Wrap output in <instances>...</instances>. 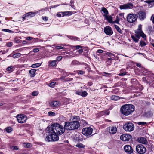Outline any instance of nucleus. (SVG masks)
Instances as JSON below:
<instances>
[{
  "instance_id": "37998d69",
  "label": "nucleus",
  "mask_w": 154,
  "mask_h": 154,
  "mask_svg": "<svg viewBox=\"0 0 154 154\" xmlns=\"http://www.w3.org/2000/svg\"><path fill=\"white\" fill-rule=\"evenodd\" d=\"M131 38L133 40L136 42L137 43L138 42L139 40L135 36L133 35L131 36Z\"/></svg>"
},
{
  "instance_id": "1a4fd4ad",
  "label": "nucleus",
  "mask_w": 154,
  "mask_h": 154,
  "mask_svg": "<svg viewBox=\"0 0 154 154\" xmlns=\"http://www.w3.org/2000/svg\"><path fill=\"white\" fill-rule=\"evenodd\" d=\"M133 7V4L131 3H128L120 5V9H132Z\"/></svg>"
},
{
  "instance_id": "e2e57ef3",
  "label": "nucleus",
  "mask_w": 154,
  "mask_h": 154,
  "mask_svg": "<svg viewBox=\"0 0 154 154\" xmlns=\"http://www.w3.org/2000/svg\"><path fill=\"white\" fill-rule=\"evenodd\" d=\"M78 74L80 75H82L85 73V72H83L82 70H79V71Z\"/></svg>"
},
{
  "instance_id": "ddd939ff",
  "label": "nucleus",
  "mask_w": 154,
  "mask_h": 154,
  "mask_svg": "<svg viewBox=\"0 0 154 154\" xmlns=\"http://www.w3.org/2000/svg\"><path fill=\"white\" fill-rule=\"evenodd\" d=\"M137 14L139 18L141 20H143L146 18V14L145 11H140Z\"/></svg>"
},
{
  "instance_id": "72a5a7b5",
  "label": "nucleus",
  "mask_w": 154,
  "mask_h": 154,
  "mask_svg": "<svg viewBox=\"0 0 154 154\" xmlns=\"http://www.w3.org/2000/svg\"><path fill=\"white\" fill-rule=\"evenodd\" d=\"M21 54L20 53H18L14 54L12 57L14 58H18L20 57L21 56Z\"/></svg>"
},
{
  "instance_id": "b1692460",
  "label": "nucleus",
  "mask_w": 154,
  "mask_h": 154,
  "mask_svg": "<svg viewBox=\"0 0 154 154\" xmlns=\"http://www.w3.org/2000/svg\"><path fill=\"white\" fill-rule=\"evenodd\" d=\"M135 33L134 35L135 36L139 39L140 37L141 34L140 32V31H139V26H138L137 29L135 31Z\"/></svg>"
},
{
  "instance_id": "6ab92c4d",
  "label": "nucleus",
  "mask_w": 154,
  "mask_h": 154,
  "mask_svg": "<svg viewBox=\"0 0 154 154\" xmlns=\"http://www.w3.org/2000/svg\"><path fill=\"white\" fill-rule=\"evenodd\" d=\"M60 103L58 101H54L49 103V104L51 107H55L59 106Z\"/></svg>"
},
{
  "instance_id": "58836bf2",
  "label": "nucleus",
  "mask_w": 154,
  "mask_h": 154,
  "mask_svg": "<svg viewBox=\"0 0 154 154\" xmlns=\"http://www.w3.org/2000/svg\"><path fill=\"white\" fill-rule=\"evenodd\" d=\"M85 146L83 145L81 143H77L76 145V146L78 147L79 148H83L85 147Z\"/></svg>"
},
{
  "instance_id": "423d86ee",
  "label": "nucleus",
  "mask_w": 154,
  "mask_h": 154,
  "mask_svg": "<svg viewBox=\"0 0 154 154\" xmlns=\"http://www.w3.org/2000/svg\"><path fill=\"white\" fill-rule=\"evenodd\" d=\"M93 129L91 127H86L83 128L82 133L83 134L86 136H90L92 134Z\"/></svg>"
},
{
  "instance_id": "864d4df0",
  "label": "nucleus",
  "mask_w": 154,
  "mask_h": 154,
  "mask_svg": "<svg viewBox=\"0 0 154 154\" xmlns=\"http://www.w3.org/2000/svg\"><path fill=\"white\" fill-rule=\"evenodd\" d=\"M48 115L50 116H54L55 115V114L54 113L51 111L49 112H48Z\"/></svg>"
},
{
  "instance_id": "f8f14e48",
  "label": "nucleus",
  "mask_w": 154,
  "mask_h": 154,
  "mask_svg": "<svg viewBox=\"0 0 154 154\" xmlns=\"http://www.w3.org/2000/svg\"><path fill=\"white\" fill-rule=\"evenodd\" d=\"M37 14L36 12H30L26 13L23 15V16L22 18L23 20H24L26 18L30 17H34Z\"/></svg>"
},
{
  "instance_id": "5fc2aeb1",
  "label": "nucleus",
  "mask_w": 154,
  "mask_h": 154,
  "mask_svg": "<svg viewBox=\"0 0 154 154\" xmlns=\"http://www.w3.org/2000/svg\"><path fill=\"white\" fill-rule=\"evenodd\" d=\"M146 116L148 117H151L152 114H151L149 112H148L146 114Z\"/></svg>"
},
{
  "instance_id": "6e6d98bb",
  "label": "nucleus",
  "mask_w": 154,
  "mask_h": 154,
  "mask_svg": "<svg viewBox=\"0 0 154 154\" xmlns=\"http://www.w3.org/2000/svg\"><path fill=\"white\" fill-rule=\"evenodd\" d=\"M33 51L34 52L37 53L39 51V49L38 48H35L33 49Z\"/></svg>"
},
{
  "instance_id": "c756f323",
  "label": "nucleus",
  "mask_w": 154,
  "mask_h": 154,
  "mask_svg": "<svg viewBox=\"0 0 154 154\" xmlns=\"http://www.w3.org/2000/svg\"><path fill=\"white\" fill-rule=\"evenodd\" d=\"M113 58H114L110 57L106 59V62L107 65L109 66L111 64V61L113 60Z\"/></svg>"
},
{
  "instance_id": "69168bd1",
  "label": "nucleus",
  "mask_w": 154,
  "mask_h": 154,
  "mask_svg": "<svg viewBox=\"0 0 154 154\" xmlns=\"http://www.w3.org/2000/svg\"><path fill=\"white\" fill-rule=\"evenodd\" d=\"M103 51L101 50V49H99L97 51V53H101L103 52Z\"/></svg>"
},
{
  "instance_id": "a19ab883",
  "label": "nucleus",
  "mask_w": 154,
  "mask_h": 154,
  "mask_svg": "<svg viewBox=\"0 0 154 154\" xmlns=\"http://www.w3.org/2000/svg\"><path fill=\"white\" fill-rule=\"evenodd\" d=\"M2 31H4V32H9V33H13V31H12L11 30H9V29H2Z\"/></svg>"
},
{
  "instance_id": "7c9ffc66",
  "label": "nucleus",
  "mask_w": 154,
  "mask_h": 154,
  "mask_svg": "<svg viewBox=\"0 0 154 154\" xmlns=\"http://www.w3.org/2000/svg\"><path fill=\"white\" fill-rule=\"evenodd\" d=\"M114 26L118 32L120 34H122V31L121 30V29L117 25H114Z\"/></svg>"
},
{
  "instance_id": "c85d7f7f",
  "label": "nucleus",
  "mask_w": 154,
  "mask_h": 154,
  "mask_svg": "<svg viewBox=\"0 0 154 154\" xmlns=\"http://www.w3.org/2000/svg\"><path fill=\"white\" fill-rule=\"evenodd\" d=\"M111 99L112 100H117L119 99V97L118 96L112 95L110 97Z\"/></svg>"
},
{
  "instance_id": "a878e982",
  "label": "nucleus",
  "mask_w": 154,
  "mask_h": 154,
  "mask_svg": "<svg viewBox=\"0 0 154 154\" xmlns=\"http://www.w3.org/2000/svg\"><path fill=\"white\" fill-rule=\"evenodd\" d=\"M36 70L35 69H32L29 71V72L31 77H34L35 75Z\"/></svg>"
},
{
  "instance_id": "f704fd0d",
  "label": "nucleus",
  "mask_w": 154,
  "mask_h": 154,
  "mask_svg": "<svg viewBox=\"0 0 154 154\" xmlns=\"http://www.w3.org/2000/svg\"><path fill=\"white\" fill-rule=\"evenodd\" d=\"M41 63H36L34 64H33L31 66V67L33 68H35L38 67L40 66H41Z\"/></svg>"
},
{
  "instance_id": "473e14b6",
  "label": "nucleus",
  "mask_w": 154,
  "mask_h": 154,
  "mask_svg": "<svg viewBox=\"0 0 154 154\" xmlns=\"http://www.w3.org/2000/svg\"><path fill=\"white\" fill-rule=\"evenodd\" d=\"M48 63L50 64L51 66H55L56 64V61H50Z\"/></svg>"
},
{
  "instance_id": "5701e85b",
  "label": "nucleus",
  "mask_w": 154,
  "mask_h": 154,
  "mask_svg": "<svg viewBox=\"0 0 154 154\" xmlns=\"http://www.w3.org/2000/svg\"><path fill=\"white\" fill-rule=\"evenodd\" d=\"M105 19L109 23H112L113 22L112 21V17L111 16H108L107 15L104 17Z\"/></svg>"
},
{
  "instance_id": "603ef678",
  "label": "nucleus",
  "mask_w": 154,
  "mask_h": 154,
  "mask_svg": "<svg viewBox=\"0 0 154 154\" xmlns=\"http://www.w3.org/2000/svg\"><path fill=\"white\" fill-rule=\"evenodd\" d=\"M138 125H144L146 124V123L145 122H139L137 123Z\"/></svg>"
},
{
  "instance_id": "79ce46f5",
  "label": "nucleus",
  "mask_w": 154,
  "mask_h": 154,
  "mask_svg": "<svg viewBox=\"0 0 154 154\" xmlns=\"http://www.w3.org/2000/svg\"><path fill=\"white\" fill-rule=\"evenodd\" d=\"M14 68L13 66H10L6 69V70L8 71H10L11 72L13 71L12 69Z\"/></svg>"
},
{
  "instance_id": "ea45409f",
  "label": "nucleus",
  "mask_w": 154,
  "mask_h": 154,
  "mask_svg": "<svg viewBox=\"0 0 154 154\" xmlns=\"http://www.w3.org/2000/svg\"><path fill=\"white\" fill-rule=\"evenodd\" d=\"M146 43L143 41H141L140 42V45L141 47H143L146 45Z\"/></svg>"
},
{
  "instance_id": "de8ad7c7",
  "label": "nucleus",
  "mask_w": 154,
  "mask_h": 154,
  "mask_svg": "<svg viewBox=\"0 0 154 154\" xmlns=\"http://www.w3.org/2000/svg\"><path fill=\"white\" fill-rule=\"evenodd\" d=\"M69 5L73 8H74L75 7L73 0H71L70 3Z\"/></svg>"
},
{
  "instance_id": "4468645a",
  "label": "nucleus",
  "mask_w": 154,
  "mask_h": 154,
  "mask_svg": "<svg viewBox=\"0 0 154 154\" xmlns=\"http://www.w3.org/2000/svg\"><path fill=\"white\" fill-rule=\"evenodd\" d=\"M131 136L130 135L127 134H124L122 135L120 137V138L121 140L126 141H128L130 138H131Z\"/></svg>"
},
{
  "instance_id": "f257e3e1",
  "label": "nucleus",
  "mask_w": 154,
  "mask_h": 154,
  "mask_svg": "<svg viewBox=\"0 0 154 154\" xmlns=\"http://www.w3.org/2000/svg\"><path fill=\"white\" fill-rule=\"evenodd\" d=\"M71 122H66L64 127L58 123H55L51 126V130L49 134L45 138L46 141L48 142L57 141L59 140L58 135L63 134L65 130L71 131Z\"/></svg>"
},
{
  "instance_id": "bb28decb",
  "label": "nucleus",
  "mask_w": 154,
  "mask_h": 154,
  "mask_svg": "<svg viewBox=\"0 0 154 154\" xmlns=\"http://www.w3.org/2000/svg\"><path fill=\"white\" fill-rule=\"evenodd\" d=\"M67 37L69 39L72 40H74L75 41L80 40L79 38L76 36L67 35Z\"/></svg>"
},
{
  "instance_id": "f03ea898",
  "label": "nucleus",
  "mask_w": 154,
  "mask_h": 154,
  "mask_svg": "<svg viewBox=\"0 0 154 154\" xmlns=\"http://www.w3.org/2000/svg\"><path fill=\"white\" fill-rule=\"evenodd\" d=\"M134 110L135 107L133 105L126 104L122 106L120 111L122 114L125 116H128L131 114Z\"/></svg>"
},
{
  "instance_id": "cd10ccee",
  "label": "nucleus",
  "mask_w": 154,
  "mask_h": 154,
  "mask_svg": "<svg viewBox=\"0 0 154 154\" xmlns=\"http://www.w3.org/2000/svg\"><path fill=\"white\" fill-rule=\"evenodd\" d=\"M62 17L65 15H71L72 14V12L71 11L61 12Z\"/></svg>"
},
{
  "instance_id": "7ed1b4c3",
  "label": "nucleus",
  "mask_w": 154,
  "mask_h": 154,
  "mask_svg": "<svg viewBox=\"0 0 154 154\" xmlns=\"http://www.w3.org/2000/svg\"><path fill=\"white\" fill-rule=\"evenodd\" d=\"M136 150L139 154H144L146 151V149L143 146L140 144L136 146Z\"/></svg>"
},
{
  "instance_id": "9d476101",
  "label": "nucleus",
  "mask_w": 154,
  "mask_h": 154,
  "mask_svg": "<svg viewBox=\"0 0 154 154\" xmlns=\"http://www.w3.org/2000/svg\"><path fill=\"white\" fill-rule=\"evenodd\" d=\"M72 130L78 129L80 126L79 121H71Z\"/></svg>"
},
{
  "instance_id": "9b49d317",
  "label": "nucleus",
  "mask_w": 154,
  "mask_h": 154,
  "mask_svg": "<svg viewBox=\"0 0 154 154\" xmlns=\"http://www.w3.org/2000/svg\"><path fill=\"white\" fill-rule=\"evenodd\" d=\"M104 33L107 35L110 36L113 34V32L111 28L107 26L104 28Z\"/></svg>"
},
{
  "instance_id": "49530a36",
  "label": "nucleus",
  "mask_w": 154,
  "mask_h": 154,
  "mask_svg": "<svg viewBox=\"0 0 154 154\" xmlns=\"http://www.w3.org/2000/svg\"><path fill=\"white\" fill-rule=\"evenodd\" d=\"M119 20H120L119 18L117 16L116 20L113 21L112 23H116L117 24H119Z\"/></svg>"
},
{
  "instance_id": "20e7f679",
  "label": "nucleus",
  "mask_w": 154,
  "mask_h": 154,
  "mask_svg": "<svg viewBox=\"0 0 154 154\" xmlns=\"http://www.w3.org/2000/svg\"><path fill=\"white\" fill-rule=\"evenodd\" d=\"M123 128L126 131H131L134 130V125L131 122H127L123 125Z\"/></svg>"
},
{
  "instance_id": "a211bd4d",
  "label": "nucleus",
  "mask_w": 154,
  "mask_h": 154,
  "mask_svg": "<svg viewBox=\"0 0 154 154\" xmlns=\"http://www.w3.org/2000/svg\"><path fill=\"white\" fill-rule=\"evenodd\" d=\"M137 140L139 143L144 144H146L148 143L146 139L144 137H139Z\"/></svg>"
},
{
  "instance_id": "f3484780",
  "label": "nucleus",
  "mask_w": 154,
  "mask_h": 154,
  "mask_svg": "<svg viewBox=\"0 0 154 154\" xmlns=\"http://www.w3.org/2000/svg\"><path fill=\"white\" fill-rule=\"evenodd\" d=\"M76 119L78 120L80 122V125L81 124L83 126H86L87 125V122L85 120L82 119H80L79 116H75Z\"/></svg>"
},
{
  "instance_id": "393cba45",
  "label": "nucleus",
  "mask_w": 154,
  "mask_h": 154,
  "mask_svg": "<svg viewBox=\"0 0 154 154\" xmlns=\"http://www.w3.org/2000/svg\"><path fill=\"white\" fill-rule=\"evenodd\" d=\"M101 11L104 13L103 16L104 17L107 16L108 14V12L107 10L105 7H102L101 8Z\"/></svg>"
},
{
  "instance_id": "4d7b16f0",
  "label": "nucleus",
  "mask_w": 154,
  "mask_h": 154,
  "mask_svg": "<svg viewBox=\"0 0 154 154\" xmlns=\"http://www.w3.org/2000/svg\"><path fill=\"white\" fill-rule=\"evenodd\" d=\"M56 48L58 50L63 49V47L61 46H56Z\"/></svg>"
},
{
  "instance_id": "338daca9",
  "label": "nucleus",
  "mask_w": 154,
  "mask_h": 154,
  "mask_svg": "<svg viewBox=\"0 0 154 154\" xmlns=\"http://www.w3.org/2000/svg\"><path fill=\"white\" fill-rule=\"evenodd\" d=\"M137 54H139L142 55L144 57H145V56H146L145 54L144 53H141L138 52V53H137Z\"/></svg>"
},
{
  "instance_id": "3c124183",
  "label": "nucleus",
  "mask_w": 154,
  "mask_h": 154,
  "mask_svg": "<svg viewBox=\"0 0 154 154\" xmlns=\"http://www.w3.org/2000/svg\"><path fill=\"white\" fill-rule=\"evenodd\" d=\"M79 62L76 60H74L72 62V65H76L78 64Z\"/></svg>"
},
{
  "instance_id": "0e129e2a",
  "label": "nucleus",
  "mask_w": 154,
  "mask_h": 154,
  "mask_svg": "<svg viewBox=\"0 0 154 154\" xmlns=\"http://www.w3.org/2000/svg\"><path fill=\"white\" fill-rule=\"evenodd\" d=\"M75 48L77 49H81L82 48V46L79 45H76L75 46Z\"/></svg>"
},
{
  "instance_id": "2f4dec72",
  "label": "nucleus",
  "mask_w": 154,
  "mask_h": 154,
  "mask_svg": "<svg viewBox=\"0 0 154 154\" xmlns=\"http://www.w3.org/2000/svg\"><path fill=\"white\" fill-rule=\"evenodd\" d=\"M101 74L103 76L107 77H110L112 76V74H111L106 72H102Z\"/></svg>"
},
{
  "instance_id": "412c9836",
  "label": "nucleus",
  "mask_w": 154,
  "mask_h": 154,
  "mask_svg": "<svg viewBox=\"0 0 154 154\" xmlns=\"http://www.w3.org/2000/svg\"><path fill=\"white\" fill-rule=\"evenodd\" d=\"M111 129L109 130V132L111 134H114L116 133L117 131V128L116 126H113L110 127Z\"/></svg>"
},
{
  "instance_id": "0eeeda50",
  "label": "nucleus",
  "mask_w": 154,
  "mask_h": 154,
  "mask_svg": "<svg viewBox=\"0 0 154 154\" xmlns=\"http://www.w3.org/2000/svg\"><path fill=\"white\" fill-rule=\"evenodd\" d=\"M18 122L20 123H23L25 122L27 119V117L24 114H18L17 116Z\"/></svg>"
},
{
  "instance_id": "2eb2a0df",
  "label": "nucleus",
  "mask_w": 154,
  "mask_h": 154,
  "mask_svg": "<svg viewBox=\"0 0 154 154\" xmlns=\"http://www.w3.org/2000/svg\"><path fill=\"white\" fill-rule=\"evenodd\" d=\"M124 148L125 151L128 154H131L133 152L132 148L129 145H125Z\"/></svg>"
},
{
  "instance_id": "4c0bfd02",
  "label": "nucleus",
  "mask_w": 154,
  "mask_h": 154,
  "mask_svg": "<svg viewBox=\"0 0 154 154\" xmlns=\"http://www.w3.org/2000/svg\"><path fill=\"white\" fill-rule=\"evenodd\" d=\"M6 131L8 133H10L12 131V128L11 127H8L5 128Z\"/></svg>"
},
{
  "instance_id": "bf43d9fd",
  "label": "nucleus",
  "mask_w": 154,
  "mask_h": 154,
  "mask_svg": "<svg viewBox=\"0 0 154 154\" xmlns=\"http://www.w3.org/2000/svg\"><path fill=\"white\" fill-rule=\"evenodd\" d=\"M126 72H123L122 73H120L118 75L119 76H123L126 75Z\"/></svg>"
},
{
  "instance_id": "6e6552de",
  "label": "nucleus",
  "mask_w": 154,
  "mask_h": 154,
  "mask_svg": "<svg viewBox=\"0 0 154 154\" xmlns=\"http://www.w3.org/2000/svg\"><path fill=\"white\" fill-rule=\"evenodd\" d=\"M143 79L145 82L150 85L154 82V74L150 76L143 77Z\"/></svg>"
},
{
  "instance_id": "c03bdc74",
  "label": "nucleus",
  "mask_w": 154,
  "mask_h": 154,
  "mask_svg": "<svg viewBox=\"0 0 154 154\" xmlns=\"http://www.w3.org/2000/svg\"><path fill=\"white\" fill-rule=\"evenodd\" d=\"M11 149L13 150H19V148L17 146H12L10 147Z\"/></svg>"
},
{
  "instance_id": "052dcab7",
  "label": "nucleus",
  "mask_w": 154,
  "mask_h": 154,
  "mask_svg": "<svg viewBox=\"0 0 154 154\" xmlns=\"http://www.w3.org/2000/svg\"><path fill=\"white\" fill-rule=\"evenodd\" d=\"M62 57L61 56H59L57 57V60L58 61H60L62 59Z\"/></svg>"
},
{
  "instance_id": "c9c22d12",
  "label": "nucleus",
  "mask_w": 154,
  "mask_h": 154,
  "mask_svg": "<svg viewBox=\"0 0 154 154\" xmlns=\"http://www.w3.org/2000/svg\"><path fill=\"white\" fill-rule=\"evenodd\" d=\"M23 146L25 147L29 148L31 146V144L29 143H23Z\"/></svg>"
},
{
  "instance_id": "4be33fe9",
  "label": "nucleus",
  "mask_w": 154,
  "mask_h": 154,
  "mask_svg": "<svg viewBox=\"0 0 154 154\" xmlns=\"http://www.w3.org/2000/svg\"><path fill=\"white\" fill-rule=\"evenodd\" d=\"M147 147L150 152H152L154 150V146L153 145L150 143H149L147 145Z\"/></svg>"
},
{
  "instance_id": "aec40b11",
  "label": "nucleus",
  "mask_w": 154,
  "mask_h": 154,
  "mask_svg": "<svg viewBox=\"0 0 154 154\" xmlns=\"http://www.w3.org/2000/svg\"><path fill=\"white\" fill-rule=\"evenodd\" d=\"M139 31H140V37H142V38L146 40V35L144 34L142 30V26L140 24L139 25Z\"/></svg>"
},
{
  "instance_id": "e433bc0d",
  "label": "nucleus",
  "mask_w": 154,
  "mask_h": 154,
  "mask_svg": "<svg viewBox=\"0 0 154 154\" xmlns=\"http://www.w3.org/2000/svg\"><path fill=\"white\" fill-rule=\"evenodd\" d=\"M106 54L107 55H108L109 57H110L112 58H114L115 57V55L114 54L109 52H108L106 53Z\"/></svg>"
},
{
  "instance_id": "39448f33",
  "label": "nucleus",
  "mask_w": 154,
  "mask_h": 154,
  "mask_svg": "<svg viewBox=\"0 0 154 154\" xmlns=\"http://www.w3.org/2000/svg\"><path fill=\"white\" fill-rule=\"evenodd\" d=\"M138 16L135 14H128L127 16V19L129 23H133L137 19Z\"/></svg>"
},
{
  "instance_id": "dca6fc26",
  "label": "nucleus",
  "mask_w": 154,
  "mask_h": 154,
  "mask_svg": "<svg viewBox=\"0 0 154 154\" xmlns=\"http://www.w3.org/2000/svg\"><path fill=\"white\" fill-rule=\"evenodd\" d=\"M75 93L77 95H80L83 97H85L88 94L86 91H82V90L76 91Z\"/></svg>"
},
{
  "instance_id": "09e8293b",
  "label": "nucleus",
  "mask_w": 154,
  "mask_h": 154,
  "mask_svg": "<svg viewBox=\"0 0 154 154\" xmlns=\"http://www.w3.org/2000/svg\"><path fill=\"white\" fill-rule=\"evenodd\" d=\"M56 82H53L50 83L49 84V86L51 87H54V85H55Z\"/></svg>"
},
{
  "instance_id": "680f3d73",
  "label": "nucleus",
  "mask_w": 154,
  "mask_h": 154,
  "mask_svg": "<svg viewBox=\"0 0 154 154\" xmlns=\"http://www.w3.org/2000/svg\"><path fill=\"white\" fill-rule=\"evenodd\" d=\"M6 45L8 47H10L12 46V42H8L7 44Z\"/></svg>"
},
{
  "instance_id": "774afa93",
  "label": "nucleus",
  "mask_w": 154,
  "mask_h": 154,
  "mask_svg": "<svg viewBox=\"0 0 154 154\" xmlns=\"http://www.w3.org/2000/svg\"><path fill=\"white\" fill-rule=\"evenodd\" d=\"M78 51L79 53H81L83 52V50L81 48V49H79Z\"/></svg>"
},
{
  "instance_id": "8fccbe9b",
  "label": "nucleus",
  "mask_w": 154,
  "mask_h": 154,
  "mask_svg": "<svg viewBox=\"0 0 154 154\" xmlns=\"http://www.w3.org/2000/svg\"><path fill=\"white\" fill-rule=\"evenodd\" d=\"M34 39L35 40V41H36V40L38 39V38H33L32 37H28L26 38V40L29 41H30L32 39Z\"/></svg>"
},
{
  "instance_id": "13d9d810",
  "label": "nucleus",
  "mask_w": 154,
  "mask_h": 154,
  "mask_svg": "<svg viewBox=\"0 0 154 154\" xmlns=\"http://www.w3.org/2000/svg\"><path fill=\"white\" fill-rule=\"evenodd\" d=\"M61 12L57 13V16L59 17H61L62 14Z\"/></svg>"
},
{
  "instance_id": "a18cd8bd",
  "label": "nucleus",
  "mask_w": 154,
  "mask_h": 154,
  "mask_svg": "<svg viewBox=\"0 0 154 154\" xmlns=\"http://www.w3.org/2000/svg\"><path fill=\"white\" fill-rule=\"evenodd\" d=\"M38 94V92L36 91H34L31 93V95L33 96H36Z\"/></svg>"
}]
</instances>
